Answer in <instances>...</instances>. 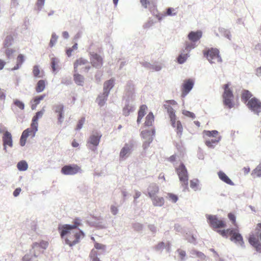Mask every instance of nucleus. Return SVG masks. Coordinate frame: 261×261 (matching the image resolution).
<instances>
[{
    "label": "nucleus",
    "instance_id": "obj_16",
    "mask_svg": "<svg viewBox=\"0 0 261 261\" xmlns=\"http://www.w3.org/2000/svg\"><path fill=\"white\" fill-rule=\"evenodd\" d=\"M101 136L102 135L100 132H96L90 136L87 142L93 146L96 147L99 143Z\"/></svg>",
    "mask_w": 261,
    "mask_h": 261
},
{
    "label": "nucleus",
    "instance_id": "obj_20",
    "mask_svg": "<svg viewBox=\"0 0 261 261\" xmlns=\"http://www.w3.org/2000/svg\"><path fill=\"white\" fill-rule=\"evenodd\" d=\"M124 97L134 98V88L132 81H128L126 84Z\"/></svg>",
    "mask_w": 261,
    "mask_h": 261
},
{
    "label": "nucleus",
    "instance_id": "obj_40",
    "mask_svg": "<svg viewBox=\"0 0 261 261\" xmlns=\"http://www.w3.org/2000/svg\"><path fill=\"white\" fill-rule=\"evenodd\" d=\"M45 0H37L36 3L35 9L39 12L44 6Z\"/></svg>",
    "mask_w": 261,
    "mask_h": 261
},
{
    "label": "nucleus",
    "instance_id": "obj_48",
    "mask_svg": "<svg viewBox=\"0 0 261 261\" xmlns=\"http://www.w3.org/2000/svg\"><path fill=\"white\" fill-rule=\"evenodd\" d=\"M204 134L208 137H215L218 134V132L216 130H204Z\"/></svg>",
    "mask_w": 261,
    "mask_h": 261
},
{
    "label": "nucleus",
    "instance_id": "obj_17",
    "mask_svg": "<svg viewBox=\"0 0 261 261\" xmlns=\"http://www.w3.org/2000/svg\"><path fill=\"white\" fill-rule=\"evenodd\" d=\"M189 253L190 254V257L192 258H198V260L200 261H207V257L202 252L198 251L195 249H192Z\"/></svg>",
    "mask_w": 261,
    "mask_h": 261
},
{
    "label": "nucleus",
    "instance_id": "obj_45",
    "mask_svg": "<svg viewBox=\"0 0 261 261\" xmlns=\"http://www.w3.org/2000/svg\"><path fill=\"white\" fill-rule=\"evenodd\" d=\"M147 106L145 105L141 106L138 111V115L143 117L146 114L145 111L147 109Z\"/></svg>",
    "mask_w": 261,
    "mask_h": 261
},
{
    "label": "nucleus",
    "instance_id": "obj_52",
    "mask_svg": "<svg viewBox=\"0 0 261 261\" xmlns=\"http://www.w3.org/2000/svg\"><path fill=\"white\" fill-rule=\"evenodd\" d=\"M85 121V117H82L81 118V119H80L79 120L75 129L76 130H80L83 127V124H84Z\"/></svg>",
    "mask_w": 261,
    "mask_h": 261
},
{
    "label": "nucleus",
    "instance_id": "obj_37",
    "mask_svg": "<svg viewBox=\"0 0 261 261\" xmlns=\"http://www.w3.org/2000/svg\"><path fill=\"white\" fill-rule=\"evenodd\" d=\"M252 94L251 93L247 90H244L242 95V98L245 101H249L250 98L252 97Z\"/></svg>",
    "mask_w": 261,
    "mask_h": 261
},
{
    "label": "nucleus",
    "instance_id": "obj_6",
    "mask_svg": "<svg viewBox=\"0 0 261 261\" xmlns=\"http://www.w3.org/2000/svg\"><path fill=\"white\" fill-rule=\"evenodd\" d=\"M206 217L208 223L213 227L215 228H225L226 225L224 221L219 220L216 215H206Z\"/></svg>",
    "mask_w": 261,
    "mask_h": 261
},
{
    "label": "nucleus",
    "instance_id": "obj_41",
    "mask_svg": "<svg viewBox=\"0 0 261 261\" xmlns=\"http://www.w3.org/2000/svg\"><path fill=\"white\" fill-rule=\"evenodd\" d=\"M58 38V36L55 33H52L51 39L50 40V42L49 43V46L50 47H52L55 45L57 41Z\"/></svg>",
    "mask_w": 261,
    "mask_h": 261
},
{
    "label": "nucleus",
    "instance_id": "obj_28",
    "mask_svg": "<svg viewBox=\"0 0 261 261\" xmlns=\"http://www.w3.org/2000/svg\"><path fill=\"white\" fill-rule=\"evenodd\" d=\"M150 198L152 201V203L154 206H162L164 204V199L162 197L154 196L153 197H151Z\"/></svg>",
    "mask_w": 261,
    "mask_h": 261
},
{
    "label": "nucleus",
    "instance_id": "obj_47",
    "mask_svg": "<svg viewBox=\"0 0 261 261\" xmlns=\"http://www.w3.org/2000/svg\"><path fill=\"white\" fill-rule=\"evenodd\" d=\"M196 47L195 42H191V43H186L185 50L189 53L191 49L194 48Z\"/></svg>",
    "mask_w": 261,
    "mask_h": 261
},
{
    "label": "nucleus",
    "instance_id": "obj_43",
    "mask_svg": "<svg viewBox=\"0 0 261 261\" xmlns=\"http://www.w3.org/2000/svg\"><path fill=\"white\" fill-rule=\"evenodd\" d=\"M40 71L38 65H36L33 67V74L35 77H41L42 76L39 75Z\"/></svg>",
    "mask_w": 261,
    "mask_h": 261
},
{
    "label": "nucleus",
    "instance_id": "obj_61",
    "mask_svg": "<svg viewBox=\"0 0 261 261\" xmlns=\"http://www.w3.org/2000/svg\"><path fill=\"white\" fill-rule=\"evenodd\" d=\"M174 11V9L172 8H168L166 10V14L168 16H175L176 15V12H173Z\"/></svg>",
    "mask_w": 261,
    "mask_h": 261
},
{
    "label": "nucleus",
    "instance_id": "obj_19",
    "mask_svg": "<svg viewBox=\"0 0 261 261\" xmlns=\"http://www.w3.org/2000/svg\"><path fill=\"white\" fill-rule=\"evenodd\" d=\"M33 128H28L22 132L21 136L20 139V145L21 146H24L26 143V140L27 138L29 135H32V137H33Z\"/></svg>",
    "mask_w": 261,
    "mask_h": 261
},
{
    "label": "nucleus",
    "instance_id": "obj_30",
    "mask_svg": "<svg viewBox=\"0 0 261 261\" xmlns=\"http://www.w3.org/2000/svg\"><path fill=\"white\" fill-rule=\"evenodd\" d=\"M185 239L189 243L192 244L194 245H196L197 244V238L193 234H191L190 233H187L185 236Z\"/></svg>",
    "mask_w": 261,
    "mask_h": 261
},
{
    "label": "nucleus",
    "instance_id": "obj_38",
    "mask_svg": "<svg viewBox=\"0 0 261 261\" xmlns=\"http://www.w3.org/2000/svg\"><path fill=\"white\" fill-rule=\"evenodd\" d=\"M199 180L198 179H194L190 181V187L194 191L198 190H200L201 188H199Z\"/></svg>",
    "mask_w": 261,
    "mask_h": 261
},
{
    "label": "nucleus",
    "instance_id": "obj_34",
    "mask_svg": "<svg viewBox=\"0 0 261 261\" xmlns=\"http://www.w3.org/2000/svg\"><path fill=\"white\" fill-rule=\"evenodd\" d=\"M17 167L18 170L24 171L28 169V164L25 161L22 160L17 163Z\"/></svg>",
    "mask_w": 261,
    "mask_h": 261
},
{
    "label": "nucleus",
    "instance_id": "obj_7",
    "mask_svg": "<svg viewBox=\"0 0 261 261\" xmlns=\"http://www.w3.org/2000/svg\"><path fill=\"white\" fill-rule=\"evenodd\" d=\"M134 146V141L131 140L127 143H125L120 152V159L124 160L131 153Z\"/></svg>",
    "mask_w": 261,
    "mask_h": 261
},
{
    "label": "nucleus",
    "instance_id": "obj_22",
    "mask_svg": "<svg viewBox=\"0 0 261 261\" xmlns=\"http://www.w3.org/2000/svg\"><path fill=\"white\" fill-rule=\"evenodd\" d=\"M248 241L251 245L255 248L257 252L261 253V243L254 236L249 237Z\"/></svg>",
    "mask_w": 261,
    "mask_h": 261
},
{
    "label": "nucleus",
    "instance_id": "obj_54",
    "mask_svg": "<svg viewBox=\"0 0 261 261\" xmlns=\"http://www.w3.org/2000/svg\"><path fill=\"white\" fill-rule=\"evenodd\" d=\"M40 246L42 248L45 249L46 248V247H47V243H46V242H42V243H41L40 244H39L37 243H34L33 244V249H34L35 248H38V247H39Z\"/></svg>",
    "mask_w": 261,
    "mask_h": 261
},
{
    "label": "nucleus",
    "instance_id": "obj_46",
    "mask_svg": "<svg viewBox=\"0 0 261 261\" xmlns=\"http://www.w3.org/2000/svg\"><path fill=\"white\" fill-rule=\"evenodd\" d=\"M14 52V49L9 48H7L5 51V54L8 59H10L13 57V54Z\"/></svg>",
    "mask_w": 261,
    "mask_h": 261
},
{
    "label": "nucleus",
    "instance_id": "obj_49",
    "mask_svg": "<svg viewBox=\"0 0 261 261\" xmlns=\"http://www.w3.org/2000/svg\"><path fill=\"white\" fill-rule=\"evenodd\" d=\"M72 80L71 77H63L61 80V84L65 85H69L72 84Z\"/></svg>",
    "mask_w": 261,
    "mask_h": 261
},
{
    "label": "nucleus",
    "instance_id": "obj_64",
    "mask_svg": "<svg viewBox=\"0 0 261 261\" xmlns=\"http://www.w3.org/2000/svg\"><path fill=\"white\" fill-rule=\"evenodd\" d=\"M168 196L170 199L174 203L176 202L178 200V197L176 195L172 193H168Z\"/></svg>",
    "mask_w": 261,
    "mask_h": 261
},
{
    "label": "nucleus",
    "instance_id": "obj_63",
    "mask_svg": "<svg viewBox=\"0 0 261 261\" xmlns=\"http://www.w3.org/2000/svg\"><path fill=\"white\" fill-rule=\"evenodd\" d=\"M151 139H149V141L144 140L143 143L142 147L144 150L147 149L151 143Z\"/></svg>",
    "mask_w": 261,
    "mask_h": 261
},
{
    "label": "nucleus",
    "instance_id": "obj_56",
    "mask_svg": "<svg viewBox=\"0 0 261 261\" xmlns=\"http://www.w3.org/2000/svg\"><path fill=\"white\" fill-rule=\"evenodd\" d=\"M182 114L184 115L192 118V119H194L195 118V115L194 113L190 112L187 110H184L182 111Z\"/></svg>",
    "mask_w": 261,
    "mask_h": 261
},
{
    "label": "nucleus",
    "instance_id": "obj_4",
    "mask_svg": "<svg viewBox=\"0 0 261 261\" xmlns=\"http://www.w3.org/2000/svg\"><path fill=\"white\" fill-rule=\"evenodd\" d=\"M204 56L207 58L211 64L215 63L213 60H216L218 62H222V59L219 55V50L216 48H211L203 51Z\"/></svg>",
    "mask_w": 261,
    "mask_h": 261
},
{
    "label": "nucleus",
    "instance_id": "obj_42",
    "mask_svg": "<svg viewBox=\"0 0 261 261\" xmlns=\"http://www.w3.org/2000/svg\"><path fill=\"white\" fill-rule=\"evenodd\" d=\"M143 227L144 226L142 224L138 222L134 223L132 224V227L134 230L138 232L142 230Z\"/></svg>",
    "mask_w": 261,
    "mask_h": 261
},
{
    "label": "nucleus",
    "instance_id": "obj_11",
    "mask_svg": "<svg viewBox=\"0 0 261 261\" xmlns=\"http://www.w3.org/2000/svg\"><path fill=\"white\" fill-rule=\"evenodd\" d=\"M44 107L39 111L36 113L35 115L32 118V122L31 123V127L33 128V137H35L36 133L38 131V120L39 118H41L45 112Z\"/></svg>",
    "mask_w": 261,
    "mask_h": 261
},
{
    "label": "nucleus",
    "instance_id": "obj_50",
    "mask_svg": "<svg viewBox=\"0 0 261 261\" xmlns=\"http://www.w3.org/2000/svg\"><path fill=\"white\" fill-rule=\"evenodd\" d=\"M45 96H46V94H45L35 96L33 99V103H36L37 104H39L40 103V101L43 100Z\"/></svg>",
    "mask_w": 261,
    "mask_h": 261
},
{
    "label": "nucleus",
    "instance_id": "obj_39",
    "mask_svg": "<svg viewBox=\"0 0 261 261\" xmlns=\"http://www.w3.org/2000/svg\"><path fill=\"white\" fill-rule=\"evenodd\" d=\"M59 60L58 58L53 57L51 59L50 66L53 72L57 70V65H58Z\"/></svg>",
    "mask_w": 261,
    "mask_h": 261
},
{
    "label": "nucleus",
    "instance_id": "obj_51",
    "mask_svg": "<svg viewBox=\"0 0 261 261\" xmlns=\"http://www.w3.org/2000/svg\"><path fill=\"white\" fill-rule=\"evenodd\" d=\"M162 68V66L160 64H150V67H149V70L152 71H159Z\"/></svg>",
    "mask_w": 261,
    "mask_h": 261
},
{
    "label": "nucleus",
    "instance_id": "obj_32",
    "mask_svg": "<svg viewBox=\"0 0 261 261\" xmlns=\"http://www.w3.org/2000/svg\"><path fill=\"white\" fill-rule=\"evenodd\" d=\"M146 120L145 122V125L146 126H151L152 123L154 122V115L152 112H149V114L147 115L145 118Z\"/></svg>",
    "mask_w": 261,
    "mask_h": 261
},
{
    "label": "nucleus",
    "instance_id": "obj_25",
    "mask_svg": "<svg viewBox=\"0 0 261 261\" xmlns=\"http://www.w3.org/2000/svg\"><path fill=\"white\" fill-rule=\"evenodd\" d=\"M219 178L226 184L233 186V182L229 178V177L223 171H220L218 173Z\"/></svg>",
    "mask_w": 261,
    "mask_h": 261
},
{
    "label": "nucleus",
    "instance_id": "obj_23",
    "mask_svg": "<svg viewBox=\"0 0 261 261\" xmlns=\"http://www.w3.org/2000/svg\"><path fill=\"white\" fill-rule=\"evenodd\" d=\"M3 145H8L11 147L13 146V140L11 133L6 131L3 136Z\"/></svg>",
    "mask_w": 261,
    "mask_h": 261
},
{
    "label": "nucleus",
    "instance_id": "obj_59",
    "mask_svg": "<svg viewBox=\"0 0 261 261\" xmlns=\"http://www.w3.org/2000/svg\"><path fill=\"white\" fill-rule=\"evenodd\" d=\"M165 248V243L163 242H160L157 245L154 247L156 251L163 250Z\"/></svg>",
    "mask_w": 261,
    "mask_h": 261
},
{
    "label": "nucleus",
    "instance_id": "obj_8",
    "mask_svg": "<svg viewBox=\"0 0 261 261\" xmlns=\"http://www.w3.org/2000/svg\"><path fill=\"white\" fill-rule=\"evenodd\" d=\"M229 235L230 236V240L237 244L240 245L242 247H244V242L243 241V237L239 232L237 229L232 228L229 231Z\"/></svg>",
    "mask_w": 261,
    "mask_h": 261
},
{
    "label": "nucleus",
    "instance_id": "obj_57",
    "mask_svg": "<svg viewBox=\"0 0 261 261\" xmlns=\"http://www.w3.org/2000/svg\"><path fill=\"white\" fill-rule=\"evenodd\" d=\"M94 247L95 249L97 250H105L106 249V246L97 242H95L94 244Z\"/></svg>",
    "mask_w": 261,
    "mask_h": 261
},
{
    "label": "nucleus",
    "instance_id": "obj_36",
    "mask_svg": "<svg viewBox=\"0 0 261 261\" xmlns=\"http://www.w3.org/2000/svg\"><path fill=\"white\" fill-rule=\"evenodd\" d=\"M189 57V55L188 53L186 54L181 53L177 58V62L180 64H182L186 62Z\"/></svg>",
    "mask_w": 261,
    "mask_h": 261
},
{
    "label": "nucleus",
    "instance_id": "obj_15",
    "mask_svg": "<svg viewBox=\"0 0 261 261\" xmlns=\"http://www.w3.org/2000/svg\"><path fill=\"white\" fill-rule=\"evenodd\" d=\"M64 108L63 104L55 105L53 106V110L56 113H58V123L61 124L64 120Z\"/></svg>",
    "mask_w": 261,
    "mask_h": 261
},
{
    "label": "nucleus",
    "instance_id": "obj_14",
    "mask_svg": "<svg viewBox=\"0 0 261 261\" xmlns=\"http://www.w3.org/2000/svg\"><path fill=\"white\" fill-rule=\"evenodd\" d=\"M223 104L229 109H231L234 107L233 93L226 92L222 94Z\"/></svg>",
    "mask_w": 261,
    "mask_h": 261
},
{
    "label": "nucleus",
    "instance_id": "obj_18",
    "mask_svg": "<svg viewBox=\"0 0 261 261\" xmlns=\"http://www.w3.org/2000/svg\"><path fill=\"white\" fill-rule=\"evenodd\" d=\"M202 32L201 30L191 31L188 35V38L191 42H196L202 37Z\"/></svg>",
    "mask_w": 261,
    "mask_h": 261
},
{
    "label": "nucleus",
    "instance_id": "obj_62",
    "mask_svg": "<svg viewBox=\"0 0 261 261\" xmlns=\"http://www.w3.org/2000/svg\"><path fill=\"white\" fill-rule=\"evenodd\" d=\"M24 61V56L22 54H19L17 58V63L20 64L21 66Z\"/></svg>",
    "mask_w": 261,
    "mask_h": 261
},
{
    "label": "nucleus",
    "instance_id": "obj_26",
    "mask_svg": "<svg viewBox=\"0 0 261 261\" xmlns=\"http://www.w3.org/2000/svg\"><path fill=\"white\" fill-rule=\"evenodd\" d=\"M109 95V94L106 95V93L102 92L98 96L96 101L100 107H103L105 105Z\"/></svg>",
    "mask_w": 261,
    "mask_h": 261
},
{
    "label": "nucleus",
    "instance_id": "obj_5",
    "mask_svg": "<svg viewBox=\"0 0 261 261\" xmlns=\"http://www.w3.org/2000/svg\"><path fill=\"white\" fill-rule=\"evenodd\" d=\"M82 170L76 164H68L64 165L61 168V173L66 175H73L77 173H81Z\"/></svg>",
    "mask_w": 261,
    "mask_h": 261
},
{
    "label": "nucleus",
    "instance_id": "obj_27",
    "mask_svg": "<svg viewBox=\"0 0 261 261\" xmlns=\"http://www.w3.org/2000/svg\"><path fill=\"white\" fill-rule=\"evenodd\" d=\"M148 196L150 198L155 196L156 194L159 192V187L155 184H151L148 188Z\"/></svg>",
    "mask_w": 261,
    "mask_h": 261
},
{
    "label": "nucleus",
    "instance_id": "obj_58",
    "mask_svg": "<svg viewBox=\"0 0 261 261\" xmlns=\"http://www.w3.org/2000/svg\"><path fill=\"white\" fill-rule=\"evenodd\" d=\"M253 173L256 174L257 177L261 176V164H259L253 171Z\"/></svg>",
    "mask_w": 261,
    "mask_h": 261
},
{
    "label": "nucleus",
    "instance_id": "obj_9",
    "mask_svg": "<svg viewBox=\"0 0 261 261\" xmlns=\"http://www.w3.org/2000/svg\"><path fill=\"white\" fill-rule=\"evenodd\" d=\"M134 98H125L124 97V106L123 108V114L127 116L131 112H133L135 110V107L134 104Z\"/></svg>",
    "mask_w": 261,
    "mask_h": 261
},
{
    "label": "nucleus",
    "instance_id": "obj_55",
    "mask_svg": "<svg viewBox=\"0 0 261 261\" xmlns=\"http://www.w3.org/2000/svg\"><path fill=\"white\" fill-rule=\"evenodd\" d=\"M88 62V60L84 59L83 58H80L79 59H77L74 63L79 66V65H85L87 64Z\"/></svg>",
    "mask_w": 261,
    "mask_h": 261
},
{
    "label": "nucleus",
    "instance_id": "obj_31",
    "mask_svg": "<svg viewBox=\"0 0 261 261\" xmlns=\"http://www.w3.org/2000/svg\"><path fill=\"white\" fill-rule=\"evenodd\" d=\"M45 88V82L43 80H39L36 85L35 89L37 93H40L42 92Z\"/></svg>",
    "mask_w": 261,
    "mask_h": 261
},
{
    "label": "nucleus",
    "instance_id": "obj_21",
    "mask_svg": "<svg viewBox=\"0 0 261 261\" xmlns=\"http://www.w3.org/2000/svg\"><path fill=\"white\" fill-rule=\"evenodd\" d=\"M155 133L154 128L152 129L151 130H144L141 132V136L144 140L149 141V139H151V142H152Z\"/></svg>",
    "mask_w": 261,
    "mask_h": 261
},
{
    "label": "nucleus",
    "instance_id": "obj_33",
    "mask_svg": "<svg viewBox=\"0 0 261 261\" xmlns=\"http://www.w3.org/2000/svg\"><path fill=\"white\" fill-rule=\"evenodd\" d=\"M219 33L224 36L225 37L227 38L229 40H231V35L230 33V31L229 30L225 29L222 27H219L218 29Z\"/></svg>",
    "mask_w": 261,
    "mask_h": 261
},
{
    "label": "nucleus",
    "instance_id": "obj_24",
    "mask_svg": "<svg viewBox=\"0 0 261 261\" xmlns=\"http://www.w3.org/2000/svg\"><path fill=\"white\" fill-rule=\"evenodd\" d=\"M114 80L113 79H110L106 81L103 84V92H105L107 94H109L111 90L114 86Z\"/></svg>",
    "mask_w": 261,
    "mask_h": 261
},
{
    "label": "nucleus",
    "instance_id": "obj_1",
    "mask_svg": "<svg viewBox=\"0 0 261 261\" xmlns=\"http://www.w3.org/2000/svg\"><path fill=\"white\" fill-rule=\"evenodd\" d=\"M81 220L79 218H76L74 220V224H59L58 226V230L60 232L61 238L64 239V237L68 234H71L73 233L72 237L69 236V238H66L65 239V243L66 244L68 245L69 246L72 247L80 241L81 238H84L85 233L83 230L77 228L79 225H81Z\"/></svg>",
    "mask_w": 261,
    "mask_h": 261
},
{
    "label": "nucleus",
    "instance_id": "obj_12",
    "mask_svg": "<svg viewBox=\"0 0 261 261\" xmlns=\"http://www.w3.org/2000/svg\"><path fill=\"white\" fill-rule=\"evenodd\" d=\"M194 85L193 80L189 79L185 80L181 87V96L185 97L192 89Z\"/></svg>",
    "mask_w": 261,
    "mask_h": 261
},
{
    "label": "nucleus",
    "instance_id": "obj_60",
    "mask_svg": "<svg viewBox=\"0 0 261 261\" xmlns=\"http://www.w3.org/2000/svg\"><path fill=\"white\" fill-rule=\"evenodd\" d=\"M232 230V228L231 229H227L226 230L223 229V230H218L217 231L221 234L223 237H227V234H228L229 235V231Z\"/></svg>",
    "mask_w": 261,
    "mask_h": 261
},
{
    "label": "nucleus",
    "instance_id": "obj_13",
    "mask_svg": "<svg viewBox=\"0 0 261 261\" xmlns=\"http://www.w3.org/2000/svg\"><path fill=\"white\" fill-rule=\"evenodd\" d=\"M90 55V62L92 65L97 69L100 68L103 64L101 57L97 53H91Z\"/></svg>",
    "mask_w": 261,
    "mask_h": 261
},
{
    "label": "nucleus",
    "instance_id": "obj_53",
    "mask_svg": "<svg viewBox=\"0 0 261 261\" xmlns=\"http://www.w3.org/2000/svg\"><path fill=\"white\" fill-rule=\"evenodd\" d=\"M177 252L178 253L180 258L181 260L184 261L186 260V252L185 251L182 250L180 249H178L176 250Z\"/></svg>",
    "mask_w": 261,
    "mask_h": 261
},
{
    "label": "nucleus",
    "instance_id": "obj_44",
    "mask_svg": "<svg viewBox=\"0 0 261 261\" xmlns=\"http://www.w3.org/2000/svg\"><path fill=\"white\" fill-rule=\"evenodd\" d=\"M13 103L15 106H16V107H17L22 110L24 109V103L22 101L18 99L14 100Z\"/></svg>",
    "mask_w": 261,
    "mask_h": 261
},
{
    "label": "nucleus",
    "instance_id": "obj_10",
    "mask_svg": "<svg viewBox=\"0 0 261 261\" xmlns=\"http://www.w3.org/2000/svg\"><path fill=\"white\" fill-rule=\"evenodd\" d=\"M248 107L254 113L259 115L261 111V102L256 97L251 98L247 105Z\"/></svg>",
    "mask_w": 261,
    "mask_h": 261
},
{
    "label": "nucleus",
    "instance_id": "obj_29",
    "mask_svg": "<svg viewBox=\"0 0 261 261\" xmlns=\"http://www.w3.org/2000/svg\"><path fill=\"white\" fill-rule=\"evenodd\" d=\"M73 80L76 84L79 86H83L84 83V77L79 73H74Z\"/></svg>",
    "mask_w": 261,
    "mask_h": 261
},
{
    "label": "nucleus",
    "instance_id": "obj_2",
    "mask_svg": "<svg viewBox=\"0 0 261 261\" xmlns=\"http://www.w3.org/2000/svg\"><path fill=\"white\" fill-rule=\"evenodd\" d=\"M175 171L178 176L179 179L181 182L184 191L188 189L189 175L188 170L183 163H181L178 167L175 168Z\"/></svg>",
    "mask_w": 261,
    "mask_h": 261
},
{
    "label": "nucleus",
    "instance_id": "obj_3",
    "mask_svg": "<svg viewBox=\"0 0 261 261\" xmlns=\"http://www.w3.org/2000/svg\"><path fill=\"white\" fill-rule=\"evenodd\" d=\"M165 108L167 109L168 114L170 117L171 125L173 127L176 128L177 135L180 137L182 133V126L180 121L176 122V116L175 114V111L170 106L164 105Z\"/></svg>",
    "mask_w": 261,
    "mask_h": 261
},
{
    "label": "nucleus",
    "instance_id": "obj_35",
    "mask_svg": "<svg viewBox=\"0 0 261 261\" xmlns=\"http://www.w3.org/2000/svg\"><path fill=\"white\" fill-rule=\"evenodd\" d=\"M14 39L11 35H8L5 39L4 41V46L5 48H9L12 45Z\"/></svg>",
    "mask_w": 261,
    "mask_h": 261
}]
</instances>
